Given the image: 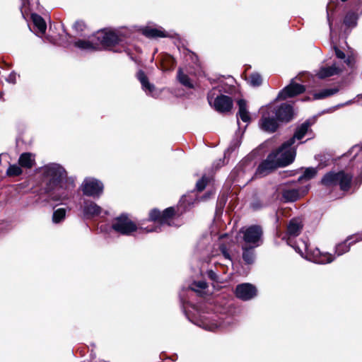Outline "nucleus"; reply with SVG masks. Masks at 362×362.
I'll list each match as a JSON object with an SVG mask.
<instances>
[{"instance_id": "obj_1", "label": "nucleus", "mask_w": 362, "mask_h": 362, "mask_svg": "<svg viewBox=\"0 0 362 362\" xmlns=\"http://www.w3.org/2000/svg\"><path fill=\"white\" fill-rule=\"evenodd\" d=\"M310 123L305 122L299 126L292 138L286 141L275 152L270 153L262 161L256 170V176L264 177L278 167L286 166L294 160L296 149L293 146L296 139L300 140L305 135L310 127Z\"/></svg>"}, {"instance_id": "obj_2", "label": "nucleus", "mask_w": 362, "mask_h": 362, "mask_svg": "<svg viewBox=\"0 0 362 362\" xmlns=\"http://www.w3.org/2000/svg\"><path fill=\"white\" fill-rule=\"evenodd\" d=\"M352 175L344 171L338 173L329 172L324 175L321 180L322 185L327 187L339 185L343 191H348L351 185Z\"/></svg>"}, {"instance_id": "obj_3", "label": "nucleus", "mask_w": 362, "mask_h": 362, "mask_svg": "<svg viewBox=\"0 0 362 362\" xmlns=\"http://www.w3.org/2000/svg\"><path fill=\"white\" fill-rule=\"evenodd\" d=\"M45 177L49 182V188L58 185L62 187V183L67 181L66 173L64 168L57 163H51L44 166L42 169Z\"/></svg>"}, {"instance_id": "obj_4", "label": "nucleus", "mask_w": 362, "mask_h": 362, "mask_svg": "<svg viewBox=\"0 0 362 362\" xmlns=\"http://www.w3.org/2000/svg\"><path fill=\"white\" fill-rule=\"evenodd\" d=\"M262 117L259 120L260 128L268 132H274L278 127V119L274 115V104H269L261 108Z\"/></svg>"}, {"instance_id": "obj_5", "label": "nucleus", "mask_w": 362, "mask_h": 362, "mask_svg": "<svg viewBox=\"0 0 362 362\" xmlns=\"http://www.w3.org/2000/svg\"><path fill=\"white\" fill-rule=\"evenodd\" d=\"M122 33L115 30H103L96 34L97 42L100 47L108 48L119 43L121 40Z\"/></svg>"}, {"instance_id": "obj_6", "label": "nucleus", "mask_w": 362, "mask_h": 362, "mask_svg": "<svg viewBox=\"0 0 362 362\" xmlns=\"http://www.w3.org/2000/svg\"><path fill=\"white\" fill-rule=\"evenodd\" d=\"M112 228L122 235H129L137 230L136 224L124 214L115 218L112 223Z\"/></svg>"}, {"instance_id": "obj_7", "label": "nucleus", "mask_w": 362, "mask_h": 362, "mask_svg": "<svg viewBox=\"0 0 362 362\" xmlns=\"http://www.w3.org/2000/svg\"><path fill=\"white\" fill-rule=\"evenodd\" d=\"M240 233L243 234L244 244L243 245L258 247L262 242V230L258 226H251L242 228Z\"/></svg>"}, {"instance_id": "obj_8", "label": "nucleus", "mask_w": 362, "mask_h": 362, "mask_svg": "<svg viewBox=\"0 0 362 362\" xmlns=\"http://www.w3.org/2000/svg\"><path fill=\"white\" fill-rule=\"evenodd\" d=\"M305 252V258L317 264H327L334 260L333 256L327 252H322L318 248L311 249L308 244L302 241Z\"/></svg>"}, {"instance_id": "obj_9", "label": "nucleus", "mask_w": 362, "mask_h": 362, "mask_svg": "<svg viewBox=\"0 0 362 362\" xmlns=\"http://www.w3.org/2000/svg\"><path fill=\"white\" fill-rule=\"evenodd\" d=\"M74 182L65 181L62 183V187L60 184L58 185L49 187V189H53L54 192L51 194V198L53 201L60 202L62 204H65V202L71 196V189L74 188Z\"/></svg>"}, {"instance_id": "obj_10", "label": "nucleus", "mask_w": 362, "mask_h": 362, "mask_svg": "<svg viewBox=\"0 0 362 362\" xmlns=\"http://www.w3.org/2000/svg\"><path fill=\"white\" fill-rule=\"evenodd\" d=\"M81 189L84 195L99 197L103 192V184L97 179L88 177L83 180Z\"/></svg>"}, {"instance_id": "obj_11", "label": "nucleus", "mask_w": 362, "mask_h": 362, "mask_svg": "<svg viewBox=\"0 0 362 362\" xmlns=\"http://www.w3.org/2000/svg\"><path fill=\"white\" fill-rule=\"evenodd\" d=\"M209 103L214 106V109L219 112H227L230 111L233 107L232 99L224 95L217 96L212 103V96L208 95Z\"/></svg>"}, {"instance_id": "obj_12", "label": "nucleus", "mask_w": 362, "mask_h": 362, "mask_svg": "<svg viewBox=\"0 0 362 362\" xmlns=\"http://www.w3.org/2000/svg\"><path fill=\"white\" fill-rule=\"evenodd\" d=\"M236 296L243 300H249L257 296V288L252 284L245 283L237 286Z\"/></svg>"}, {"instance_id": "obj_13", "label": "nucleus", "mask_w": 362, "mask_h": 362, "mask_svg": "<svg viewBox=\"0 0 362 362\" xmlns=\"http://www.w3.org/2000/svg\"><path fill=\"white\" fill-rule=\"evenodd\" d=\"M175 214V209L173 207H169L165 209L162 214L160 218L159 219V227H150L147 226L144 230L147 232H159L161 231V228L165 226H171L170 218Z\"/></svg>"}, {"instance_id": "obj_14", "label": "nucleus", "mask_w": 362, "mask_h": 362, "mask_svg": "<svg viewBox=\"0 0 362 362\" xmlns=\"http://www.w3.org/2000/svg\"><path fill=\"white\" fill-rule=\"evenodd\" d=\"M305 90L304 86L296 83L292 81L289 85L279 92L277 99L285 100L288 98H292L303 93Z\"/></svg>"}, {"instance_id": "obj_15", "label": "nucleus", "mask_w": 362, "mask_h": 362, "mask_svg": "<svg viewBox=\"0 0 362 362\" xmlns=\"http://www.w3.org/2000/svg\"><path fill=\"white\" fill-rule=\"evenodd\" d=\"M274 109L275 110L274 115L279 121L288 122L293 117V112L291 105L284 103L279 106H276L274 104Z\"/></svg>"}, {"instance_id": "obj_16", "label": "nucleus", "mask_w": 362, "mask_h": 362, "mask_svg": "<svg viewBox=\"0 0 362 362\" xmlns=\"http://www.w3.org/2000/svg\"><path fill=\"white\" fill-rule=\"evenodd\" d=\"M195 324L209 331H215L218 328L226 326L223 323L217 322L216 319H211L205 315H200L199 319L197 320V322H196Z\"/></svg>"}, {"instance_id": "obj_17", "label": "nucleus", "mask_w": 362, "mask_h": 362, "mask_svg": "<svg viewBox=\"0 0 362 362\" xmlns=\"http://www.w3.org/2000/svg\"><path fill=\"white\" fill-rule=\"evenodd\" d=\"M83 213L86 218H91L98 216L102 212V208L95 202L85 200L83 204Z\"/></svg>"}, {"instance_id": "obj_18", "label": "nucleus", "mask_w": 362, "mask_h": 362, "mask_svg": "<svg viewBox=\"0 0 362 362\" xmlns=\"http://www.w3.org/2000/svg\"><path fill=\"white\" fill-rule=\"evenodd\" d=\"M74 46L85 51H95L99 49V44L97 42L96 35L88 40H78L74 42Z\"/></svg>"}, {"instance_id": "obj_19", "label": "nucleus", "mask_w": 362, "mask_h": 362, "mask_svg": "<svg viewBox=\"0 0 362 362\" xmlns=\"http://www.w3.org/2000/svg\"><path fill=\"white\" fill-rule=\"evenodd\" d=\"M342 71V68L336 63L331 66H323L320 67L316 75L319 78L323 79L334 75L339 74Z\"/></svg>"}, {"instance_id": "obj_20", "label": "nucleus", "mask_w": 362, "mask_h": 362, "mask_svg": "<svg viewBox=\"0 0 362 362\" xmlns=\"http://www.w3.org/2000/svg\"><path fill=\"white\" fill-rule=\"evenodd\" d=\"M303 228V223L300 218H294L291 219L287 226L286 235L288 236V239L291 238L298 236Z\"/></svg>"}, {"instance_id": "obj_21", "label": "nucleus", "mask_w": 362, "mask_h": 362, "mask_svg": "<svg viewBox=\"0 0 362 362\" xmlns=\"http://www.w3.org/2000/svg\"><path fill=\"white\" fill-rule=\"evenodd\" d=\"M137 78L140 81L141 84V87L143 90H144L146 94L153 95V93L155 90V86L153 84L151 83L148 81V79L147 76H146L145 73L140 70L137 73Z\"/></svg>"}, {"instance_id": "obj_22", "label": "nucleus", "mask_w": 362, "mask_h": 362, "mask_svg": "<svg viewBox=\"0 0 362 362\" xmlns=\"http://www.w3.org/2000/svg\"><path fill=\"white\" fill-rule=\"evenodd\" d=\"M35 156L31 153H22L18 159V164L21 167L25 168H31L35 165Z\"/></svg>"}, {"instance_id": "obj_23", "label": "nucleus", "mask_w": 362, "mask_h": 362, "mask_svg": "<svg viewBox=\"0 0 362 362\" xmlns=\"http://www.w3.org/2000/svg\"><path fill=\"white\" fill-rule=\"evenodd\" d=\"M255 247H256L242 245L243 259L246 264H251L255 262V254L254 249Z\"/></svg>"}, {"instance_id": "obj_24", "label": "nucleus", "mask_w": 362, "mask_h": 362, "mask_svg": "<svg viewBox=\"0 0 362 362\" xmlns=\"http://www.w3.org/2000/svg\"><path fill=\"white\" fill-rule=\"evenodd\" d=\"M142 34L148 38L165 37L167 36L164 30L151 27L143 28Z\"/></svg>"}, {"instance_id": "obj_25", "label": "nucleus", "mask_w": 362, "mask_h": 362, "mask_svg": "<svg viewBox=\"0 0 362 362\" xmlns=\"http://www.w3.org/2000/svg\"><path fill=\"white\" fill-rule=\"evenodd\" d=\"M238 113L239 117L245 122H248L250 120V113L247 109L246 101L243 99H240L238 101Z\"/></svg>"}, {"instance_id": "obj_26", "label": "nucleus", "mask_w": 362, "mask_h": 362, "mask_svg": "<svg viewBox=\"0 0 362 362\" xmlns=\"http://www.w3.org/2000/svg\"><path fill=\"white\" fill-rule=\"evenodd\" d=\"M32 21L34 23V25L38 30V35H43L45 33L47 25L45 20L38 14L33 13L31 15Z\"/></svg>"}, {"instance_id": "obj_27", "label": "nucleus", "mask_w": 362, "mask_h": 362, "mask_svg": "<svg viewBox=\"0 0 362 362\" xmlns=\"http://www.w3.org/2000/svg\"><path fill=\"white\" fill-rule=\"evenodd\" d=\"M353 238H349L346 240L344 242L338 244L335 247V252L337 254L338 256L342 255L345 252H348L350 249L351 244L354 243H356L358 239L356 238L355 240L350 241L352 240Z\"/></svg>"}, {"instance_id": "obj_28", "label": "nucleus", "mask_w": 362, "mask_h": 362, "mask_svg": "<svg viewBox=\"0 0 362 362\" xmlns=\"http://www.w3.org/2000/svg\"><path fill=\"white\" fill-rule=\"evenodd\" d=\"M282 196L286 202H295L299 198L300 194L296 189H288L284 190Z\"/></svg>"}, {"instance_id": "obj_29", "label": "nucleus", "mask_w": 362, "mask_h": 362, "mask_svg": "<svg viewBox=\"0 0 362 362\" xmlns=\"http://www.w3.org/2000/svg\"><path fill=\"white\" fill-rule=\"evenodd\" d=\"M339 92V88H327L322 90L319 93H316L313 95L314 100H320L325 98L327 97L331 96Z\"/></svg>"}, {"instance_id": "obj_30", "label": "nucleus", "mask_w": 362, "mask_h": 362, "mask_svg": "<svg viewBox=\"0 0 362 362\" xmlns=\"http://www.w3.org/2000/svg\"><path fill=\"white\" fill-rule=\"evenodd\" d=\"M177 79L179 82L183 85L184 86L188 88H194V85L191 81L189 76L185 74L182 70V69H179L177 71Z\"/></svg>"}, {"instance_id": "obj_31", "label": "nucleus", "mask_w": 362, "mask_h": 362, "mask_svg": "<svg viewBox=\"0 0 362 362\" xmlns=\"http://www.w3.org/2000/svg\"><path fill=\"white\" fill-rule=\"evenodd\" d=\"M334 50L337 57L340 59H344L348 66L352 67L354 65L355 59L353 57L349 56L346 57L345 54L337 47H335Z\"/></svg>"}, {"instance_id": "obj_32", "label": "nucleus", "mask_w": 362, "mask_h": 362, "mask_svg": "<svg viewBox=\"0 0 362 362\" xmlns=\"http://www.w3.org/2000/svg\"><path fill=\"white\" fill-rule=\"evenodd\" d=\"M358 16L354 12L348 13L344 20V23L349 28H353L356 25Z\"/></svg>"}, {"instance_id": "obj_33", "label": "nucleus", "mask_w": 362, "mask_h": 362, "mask_svg": "<svg viewBox=\"0 0 362 362\" xmlns=\"http://www.w3.org/2000/svg\"><path fill=\"white\" fill-rule=\"evenodd\" d=\"M317 170L315 168H308L305 170L303 174L299 177V180H310L317 175Z\"/></svg>"}, {"instance_id": "obj_34", "label": "nucleus", "mask_w": 362, "mask_h": 362, "mask_svg": "<svg viewBox=\"0 0 362 362\" xmlns=\"http://www.w3.org/2000/svg\"><path fill=\"white\" fill-rule=\"evenodd\" d=\"M66 216V209L63 208H59L56 209L52 215V221L54 223H59L62 222Z\"/></svg>"}, {"instance_id": "obj_35", "label": "nucleus", "mask_w": 362, "mask_h": 362, "mask_svg": "<svg viewBox=\"0 0 362 362\" xmlns=\"http://www.w3.org/2000/svg\"><path fill=\"white\" fill-rule=\"evenodd\" d=\"M22 173L23 170L21 165L17 164L11 165L6 170V175L10 177L18 176Z\"/></svg>"}, {"instance_id": "obj_36", "label": "nucleus", "mask_w": 362, "mask_h": 362, "mask_svg": "<svg viewBox=\"0 0 362 362\" xmlns=\"http://www.w3.org/2000/svg\"><path fill=\"white\" fill-rule=\"evenodd\" d=\"M161 212L157 209H153L149 213V220L157 224L156 227H159V219L161 216Z\"/></svg>"}, {"instance_id": "obj_37", "label": "nucleus", "mask_w": 362, "mask_h": 362, "mask_svg": "<svg viewBox=\"0 0 362 362\" xmlns=\"http://www.w3.org/2000/svg\"><path fill=\"white\" fill-rule=\"evenodd\" d=\"M207 287V284L204 281H195L191 286V290L197 293H199L202 290L205 289Z\"/></svg>"}, {"instance_id": "obj_38", "label": "nucleus", "mask_w": 362, "mask_h": 362, "mask_svg": "<svg viewBox=\"0 0 362 362\" xmlns=\"http://www.w3.org/2000/svg\"><path fill=\"white\" fill-rule=\"evenodd\" d=\"M250 83L253 86H258L262 83V77L259 74H252L250 76Z\"/></svg>"}, {"instance_id": "obj_39", "label": "nucleus", "mask_w": 362, "mask_h": 362, "mask_svg": "<svg viewBox=\"0 0 362 362\" xmlns=\"http://www.w3.org/2000/svg\"><path fill=\"white\" fill-rule=\"evenodd\" d=\"M356 168L358 171V175L356 177L354 184L356 185H359L362 182V161L360 163H357Z\"/></svg>"}, {"instance_id": "obj_40", "label": "nucleus", "mask_w": 362, "mask_h": 362, "mask_svg": "<svg viewBox=\"0 0 362 362\" xmlns=\"http://www.w3.org/2000/svg\"><path fill=\"white\" fill-rule=\"evenodd\" d=\"M207 182V178H206L204 176L202 177V178L199 180L196 184L197 189L199 192L202 191L205 188Z\"/></svg>"}, {"instance_id": "obj_41", "label": "nucleus", "mask_w": 362, "mask_h": 362, "mask_svg": "<svg viewBox=\"0 0 362 362\" xmlns=\"http://www.w3.org/2000/svg\"><path fill=\"white\" fill-rule=\"evenodd\" d=\"M220 249H221V251L223 255V257L226 259H228L229 261H230V255L229 253L227 251V249H226V247L225 245H221L220 247Z\"/></svg>"}, {"instance_id": "obj_42", "label": "nucleus", "mask_w": 362, "mask_h": 362, "mask_svg": "<svg viewBox=\"0 0 362 362\" xmlns=\"http://www.w3.org/2000/svg\"><path fill=\"white\" fill-rule=\"evenodd\" d=\"M6 81L9 83H15L16 81V74L15 73L10 74Z\"/></svg>"}, {"instance_id": "obj_43", "label": "nucleus", "mask_w": 362, "mask_h": 362, "mask_svg": "<svg viewBox=\"0 0 362 362\" xmlns=\"http://www.w3.org/2000/svg\"><path fill=\"white\" fill-rule=\"evenodd\" d=\"M74 27L76 30L82 31L85 27V25L83 22L78 21L75 23Z\"/></svg>"}, {"instance_id": "obj_44", "label": "nucleus", "mask_w": 362, "mask_h": 362, "mask_svg": "<svg viewBox=\"0 0 362 362\" xmlns=\"http://www.w3.org/2000/svg\"><path fill=\"white\" fill-rule=\"evenodd\" d=\"M296 252H298L302 257H304V253L302 250L300 249L298 246L293 247Z\"/></svg>"}, {"instance_id": "obj_45", "label": "nucleus", "mask_w": 362, "mask_h": 362, "mask_svg": "<svg viewBox=\"0 0 362 362\" xmlns=\"http://www.w3.org/2000/svg\"><path fill=\"white\" fill-rule=\"evenodd\" d=\"M209 276L211 279H215L216 274H215L214 272L210 271V272H209Z\"/></svg>"}, {"instance_id": "obj_46", "label": "nucleus", "mask_w": 362, "mask_h": 362, "mask_svg": "<svg viewBox=\"0 0 362 362\" xmlns=\"http://www.w3.org/2000/svg\"><path fill=\"white\" fill-rule=\"evenodd\" d=\"M181 202L185 204L186 202V197H182Z\"/></svg>"}, {"instance_id": "obj_47", "label": "nucleus", "mask_w": 362, "mask_h": 362, "mask_svg": "<svg viewBox=\"0 0 362 362\" xmlns=\"http://www.w3.org/2000/svg\"><path fill=\"white\" fill-rule=\"evenodd\" d=\"M352 103H353V101H352V100H349V101L346 102V103H345V105H349V104H351Z\"/></svg>"}, {"instance_id": "obj_48", "label": "nucleus", "mask_w": 362, "mask_h": 362, "mask_svg": "<svg viewBox=\"0 0 362 362\" xmlns=\"http://www.w3.org/2000/svg\"><path fill=\"white\" fill-rule=\"evenodd\" d=\"M359 240H362V235H360Z\"/></svg>"}, {"instance_id": "obj_49", "label": "nucleus", "mask_w": 362, "mask_h": 362, "mask_svg": "<svg viewBox=\"0 0 362 362\" xmlns=\"http://www.w3.org/2000/svg\"><path fill=\"white\" fill-rule=\"evenodd\" d=\"M329 27L331 28V23L330 22H329Z\"/></svg>"}, {"instance_id": "obj_50", "label": "nucleus", "mask_w": 362, "mask_h": 362, "mask_svg": "<svg viewBox=\"0 0 362 362\" xmlns=\"http://www.w3.org/2000/svg\"><path fill=\"white\" fill-rule=\"evenodd\" d=\"M342 1H346V0H341Z\"/></svg>"}, {"instance_id": "obj_51", "label": "nucleus", "mask_w": 362, "mask_h": 362, "mask_svg": "<svg viewBox=\"0 0 362 362\" xmlns=\"http://www.w3.org/2000/svg\"><path fill=\"white\" fill-rule=\"evenodd\" d=\"M361 97L362 98V95Z\"/></svg>"}]
</instances>
